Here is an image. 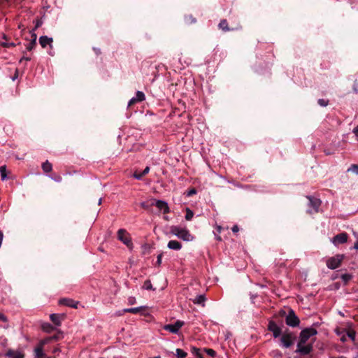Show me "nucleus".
<instances>
[{"label":"nucleus","instance_id":"1","mask_svg":"<svg viewBox=\"0 0 358 358\" xmlns=\"http://www.w3.org/2000/svg\"><path fill=\"white\" fill-rule=\"evenodd\" d=\"M296 339L295 334L287 329L280 337V342L284 348H289L294 343Z\"/></svg>","mask_w":358,"mask_h":358},{"label":"nucleus","instance_id":"2","mask_svg":"<svg viewBox=\"0 0 358 358\" xmlns=\"http://www.w3.org/2000/svg\"><path fill=\"white\" fill-rule=\"evenodd\" d=\"M171 232L185 241H189L192 239V236L187 229L180 228L178 226H172L171 227Z\"/></svg>","mask_w":358,"mask_h":358},{"label":"nucleus","instance_id":"3","mask_svg":"<svg viewBox=\"0 0 358 358\" xmlns=\"http://www.w3.org/2000/svg\"><path fill=\"white\" fill-rule=\"evenodd\" d=\"M317 334L316 329L310 327L303 329L299 334V340L298 343L300 344H306L308 340L313 336Z\"/></svg>","mask_w":358,"mask_h":358},{"label":"nucleus","instance_id":"4","mask_svg":"<svg viewBox=\"0 0 358 358\" xmlns=\"http://www.w3.org/2000/svg\"><path fill=\"white\" fill-rule=\"evenodd\" d=\"M285 323L287 326L291 327H296L299 326L300 320L292 308H289L288 314H285Z\"/></svg>","mask_w":358,"mask_h":358},{"label":"nucleus","instance_id":"5","mask_svg":"<svg viewBox=\"0 0 358 358\" xmlns=\"http://www.w3.org/2000/svg\"><path fill=\"white\" fill-rule=\"evenodd\" d=\"M344 257V255L338 254L329 258L326 262L327 267L330 269H336L338 268L341 266Z\"/></svg>","mask_w":358,"mask_h":358},{"label":"nucleus","instance_id":"6","mask_svg":"<svg viewBox=\"0 0 358 358\" xmlns=\"http://www.w3.org/2000/svg\"><path fill=\"white\" fill-rule=\"evenodd\" d=\"M267 329L269 331L272 332L273 336L276 338L280 337L283 333L282 327L277 324L276 321L273 320H269Z\"/></svg>","mask_w":358,"mask_h":358},{"label":"nucleus","instance_id":"7","mask_svg":"<svg viewBox=\"0 0 358 358\" xmlns=\"http://www.w3.org/2000/svg\"><path fill=\"white\" fill-rule=\"evenodd\" d=\"M117 238L120 241H122L128 248H132L133 243L131 242V239L129 236V234L125 229H120L117 231Z\"/></svg>","mask_w":358,"mask_h":358},{"label":"nucleus","instance_id":"8","mask_svg":"<svg viewBox=\"0 0 358 358\" xmlns=\"http://www.w3.org/2000/svg\"><path fill=\"white\" fill-rule=\"evenodd\" d=\"M48 343L47 339L41 340L38 344L35 347L34 350L35 358H49L45 353L43 352V346Z\"/></svg>","mask_w":358,"mask_h":358},{"label":"nucleus","instance_id":"9","mask_svg":"<svg viewBox=\"0 0 358 358\" xmlns=\"http://www.w3.org/2000/svg\"><path fill=\"white\" fill-rule=\"evenodd\" d=\"M313 344L305 345L298 343L296 352H298L302 355H307L313 351Z\"/></svg>","mask_w":358,"mask_h":358},{"label":"nucleus","instance_id":"10","mask_svg":"<svg viewBox=\"0 0 358 358\" xmlns=\"http://www.w3.org/2000/svg\"><path fill=\"white\" fill-rule=\"evenodd\" d=\"M184 322L178 320L174 324H169L164 326V329L171 333L177 334L179 329L183 326Z\"/></svg>","mask_w":358,"mask_h":358},{"label":"nucleus","instance_id":"11","mask_svg":"<svg viewBox=\"0 0 358 358\" xmlns=\"http://www.w3.org/2000/svg\"><path fill=\"white\" fill-rule=\"evenodd\" d=\"M348 235L347 233H345V232L340 233L333 238L332 242L335 245H338L339 244H343V243H346L348 241Z\"/></svg>","mask_w":358,"mask_h":358},{"label":"nucleus","instance_id":"12","mask_svg":"<svg viewBox=\"0 0 358 358\" xmlns=\"http://www.w3.org/2000/svg\"><path fill=\"white\" fill-rule=\"evenodd\" d=\"M59 303L60 305L66 306H68V307H71V308H77L79 302L78 301H74L72 299L62 298V299H61L59 301Z\"/></svg>","mask_w":358,"mask_h":358},{"label":"nucleus","instance_id":"13","mask_svg":"<svg viewBox=\"0 0 358 358\" xmlns=\"http://www.w3.org/2000/svg\"><path fill=\"white\" fill-rule=\"evenodd\" d=\"M66 317L65 314H56L53 313L50 315V320L56 326H60L62 321L64 320Z\"/></svg>","mask_w":358,"mask_h":358},{"label":"nucleus","instance_id":"14","mask_svg":"<svg viewBox=\"0 0 358 358\" xmlns=\"http://www.w3.org/2000/svg\"><path fill=\"white\" fill-rule=\"evenodd\" d=\"M154 205H155L159 210H162L164 214H167L170 213V208L169 207V205L164 201L157 200L155 203H154Z\"/></svg>","mask_w":358,"mask_h":358},{"label":"nucleus","instance_id":"15","mask_svg":"<svg viewBox=\"0 0 358 358\" xmlns=\"http://www.w3.org/2000/svg\"><path fill=\"white\" fill-rule=\"evenodd\" d=\"M6 356L9 358H24V354L22 352L12 349H9L6 352Z\"/></svg>","mask_w":358,"mask_h":358},{"label":"nucleus","instance_id":"16","mask_svg":"<svg viewBox=\"0 0 358 358\" xmlns=\"http://www.w3.org/2000/svg\"><path fill=\"white\" fill-rule=\"evenodd\" d=\"M286 312L284 310H280L278 314L273 316L271 320L277 322V324L280 327L282 326L283 317L285 316Z\"/></svg>","mask_w":358,"mask_h":358},{"label":"nucleus","instance_id":"17","mask_svg":"<svg viewBox=\"0 0 358 358\" xmlns=\"http://www.w3.org/2000/svg\"><path fill=\"white\" fill-rule=\"evenodd\" d=\"M147 310L145 306H140L137 308H125L123 310L124 313H129L133 314L143 313Z\"/></svg>","mask_w":358,"mask_h":358},{"label":"nucleus","instance_id":"18","mask_svg":"<svg viewBox=\"0 0 358 358\" xmlns=\"http://www.w3.org/2000/svg\"><path fill=\"white\" fill-rule=\"evenodd\" d=\"M307 198L309 199V203L311 207H313L315 212H317L321 204L320 200L311 196H307Z\"/></svg>","mask_w":358,"mask_h":358},{"label":"nucleus","instance_id":"19","mask_svg":"<svg viewBox=\"0 0 358 358\" xmlns=\"http://www.w3.org/2000/svg\"><path fill=\"white\" fill-rule=\"evenodd\" d=\"M52 41V38H49L47 36H42L39 38V43L43 48H45L47 45H50L51 46Z\"/></svg>","mask_w":358,"mask_h":358},{"label":"nucleus","instance_id":"20","mask_svg":"<svg viewBox=\"0 0 358 358\" xmlns=\"http://www.w3.org/2000/svg\"><path fill=\"white\" fill-rule=\"evenodd\" d=\"M168 248L171 250H179L182 248V245L178 241L171 240L168 243Z\"/></svg>","mask_w":358,"mask_h":358},{"label":"nucleus","instance_id":"21","mask_svg":"<svg viewBox=\"0 0 358 358\" xmlns=\"http://www.w3.org/2000/svg\"><path fill=\"white\" fill-rule=\"evenodd\" d=\"M219 28L223 30L224 31H229L234 30V29H230L228 26V22L227 20H222L219 23Z\"/></svg>","mask_w":358,"mask_h":358},{"label":"nucleus","instance_id":"22","mask_svg":"<svg viewBox=\"0 0 358 358\" xmlns=\"http://www.w3.org/2000/svg\"><path fill=\"white\" fill-rule=\"evenodd\" d=\"M206 301V297L204 295L201 294L199 296H196V298L193 300L194 303L201 305L202 306H204V302Z\"/></svg>","mask_w":358,"mask_h":358},{"label":"nucleus","instance_id":"23","mask_svg":"<svg viewBox=\"0 0 358 358\" xmlns=\"http://www.w3.org/2000/svg\"><path fill=\"white\" fill-rule=\"evenodd\" d=\"M42 169L44 172L50 173L52 169V164L47 160L42 164Z\"/></svg>","mask_w":358,"mask_h":358},{"label":"nucleus","instance_id":"24","mask_svg":"<svg viewBox=\"0 0 358 358\" xmlns=\"http://www.w3.org/2000/svg\"><path fill=\"white\" fill-rule=\"evenodd\" d=\"M63 338L62 332L57 331L55 334H54L52 336H50L49 338H46L45 339L48 340V343L50 341H58Z\"/></svg>","mask_w":358,"mask_h":358},{"label":"nucleus","instance_id":"25","mask_svg":"<svg viewBox=\"0 0 358 358\" xmlns=\"http://www.w3.org/2000/svg\"><path fill=\"white\" fill-rule=\"evenodd\" d=\"M42 329L48 333H50L55 330V327L49 323H44L42 324Z\"/></svg>","mask_w":358,"mask_h":358},{"label":"nucleus","instance_id":"26","mask_svg":"<svg viewBox=\"0 0 358 358\" xmlns=\"http://www.w3.org/2000/svg\"><path fill=\"white\" fill-rule=\"evenodd\" d=\"M191 352L198 358H203V355L201 353V350L196 347H192Z\"/></svg>","mask_w":358,"mask_h":358},{"label":"nucleus","instance_id":"27","mask_svg":"<svg viewBox=\"0 0 358 358\" xmlns=\"http://www.w3.org/2000/svg\"><path fill=\"white\" fill-rule=\"evenodd\" d=\"M352 275L348 273L343 274L341 276L345 285H347L349 282V281L352 280Z\"/></svg>","mask_w":358,"mask_h":358},{"label":"nucleus","instance_id":"28","mask_svg":"<svg viewBox=\"0 0 358 358\" xmlns=\"http://www.w3.org/2000/svg\"><path fill=\"white\" fill-rule=\"evenodd\" d=\"M151 246L148 243H145L142 245V252L143 255H147L150 253Z\"/></svg>","mask_w":358,"mask_h":358},{"label":"nucleus","instance_id":"29","mask_svg":"<svg viewBox=\"0 0 358 358\" xmlns=\"http://www.w3.org/2000/svg\"><path fill=\"white\" fill-rule=\"evenodd\" d=\"M135 98H136V100L138 102H141V101H143V100H145V94H144V93L143 92L138 91L136 92Z\"/></svg>","mask_w":358,"mask_h":358},{"label":"nucleus","instance_id":"30","mask_svg":"<svg viewBox=\"0 0 358 358\" xmlns=\"http://www.w3.org/2000/svg\"><path fill=\"white\" fill-rule=\"evenodd\" d=\"M187 355V353L184 350L177 348L176 349V356L178 358H185Z\"/></svg>","mask_w":358,"mask_h":358},{"label":"nucleus","instance_id":"31","mask_svg":"<svg viewBox=\"0 0 358 358\" xmlns=\"http://www.w3.org/2000/svg\"><path fill=\"white\" fill-rule=\"evenodd\" d=\"M143 288L147 289V290H154L155 289L152 287L151 281L150 280H146L144 282Z\"/></svg>","mask_w":358,"mask_h":358},{"label":"nucleus","instance_id":"32","mask_svg":"<svg viewBox=\"0 0 358 358\" xmlns=\"http://www.w3.org/2000/svg\"><path fill=\"white\" fill-rule=\"evenodd\" d=\"M0 173L1 180H4L6 179V166H0Z\"/></svg>","mask_w":358,"mask_h":358},{"label":"nucleus","instance_id":"33","mask_svg":"<svg viewBox=\"0 0 358 358\" xmlns=\"http://www.w3.org/2000/svg\"><path fill=\"white\" fill-rule=\"evenodd\" d=\"M13 0H0V9L6 8Z\"/></svg>","mask_w":358,"mask_h":358},{"label":"nucleus","instance_id":"34","mask_svg":"<svg viewBox=\"0 0 358 358\" xmlns=\"http://www.w3.org/2000/svg\"><path fill=\"white\" fill-rule=\"evenodd\" d=\"M194 216V213L189 208H186L185 219L188 221L191 220Z\"/></svg>","mask_w":358,"mask_h":358},{"label":"nucleus","instance_id":"35","mask_svg":"<svg viewBox=\"0 0 358 358\" xmlns=\"http://www.w3.org/2000/svg\"><path fill=\"white\" fill-rule=\"evenodd\" d=\"M36 42H35L34 39H31V42L27 45V50L31 51L36 46Z\"/></svg>","mask_w":358,"mask_h":358},{"label":"nucleus","instance_id":"36","mask_svg":"<svg viewBox=\"0 0 358 358\" xmlns=\"http://www.w3.org/2000/svg\"><path fill=\"white\" fill-rule=\"evenodd\" d=\"M203 350L207 353V355L212 357H215L217 355L216 352L210 348H204Z\"/></svg>","mask_w":358,"mask_h":358},{"label":"nucleus","instance_id":"37","mask_svg":"<svg viewBox=\"0 0 358 358\" xmlns=\"http://www.w3.org/2000/svg\"><path fill=\"white\" fill-rule=\"evenodd\" d=\"M185 21L187 23H194L196 22V19L191 15L185 16Z\"/></svg>","mask_w":358,"mask_h":358},{"label":"nucleus","instance_id":"38","mask_svg":"<svg viewBox=\"0 0 358 358\" xmlns=\"http://www.w3.org/2000/svg\"><path fill=\"white\" fill-rule=\"evenodd\" d=\"M348 336L351 338L352 341L355 339L356 334L353 330H348L347 332Z\"/></svg>","mask_w":358,"mask_h":358},{"label":"nucleus","instance_id":"39","mask_svg":"<svg viewBox=\"0 0 358 358\" xmlns=\"http://www.w3.org/2000/svg\"><path fill=\"white\" fill-rule=\"evenodd\" d=\"M348 171H352L356 174H358V164H352L350 169L348 170Z\"/></svg>","mask_w":358,"mask_h":358},{"label":"nucleus","instance_id":"40","mask_svg":"<svg viewBox=\"0 0 358 358\" xmlns=\"http://www.w3.org/2000/svg\"><path fill=\"white\" fill-rule=\"evenodd\" d=\"M317 103L321 106H327L329 103V101L323 99H318Z\"/></svg>","mask_w":358,"mask_h":358},{"label":"nucleus","instance_id":"41","mask_svg":"<svg viewBox=\"0 0 358 358\" xmlns=\"http://www.w3.org/2000/svg\"><path fill=\"white\" fill-rule=\"evenodd\" d=\"M143 176L144 175H143L142 172H138L137 171H136L134 173V177L137 180H141Z\"/></svg>","mask_w":358,"mask_h":358},{"label":"nucleus","instance_id":"42","mask_svg":"<svg viewBox=\"0 0 358 358\" xmlns=\"http://www.w3.org/2000/svg\"><path fill=\"white\" fill-rule=\"evenodd\" d=\"M1 46L3 48H10V47L15 46V43H14L1 42Z\"/></svg>","mask_w":358,"mask_h":358},{"label":"nucleus","instance_id":"43","mask_svg":"<svg viewBox=\"0 0 358 358\" xmlns=\"http://www.w3.org/2000/svg\"><path fill=\"white\" fill-rule=\"evenodd\" d=\"M154 206V201L150 203V204H148V203L146 202H142L141 203V206L144 208V209H148L150 206Z\"/></svg>","mask_w":358,"mask_h":358},{"label":"nucleus","instance_id":"44","mask_svg":"<svg viewBox=\"0 0 358 358\" xmlns=\"http://www.w3.org/2000/svg\"><path fill=\"white\" fill-rule=\"evenodd\" d=\"M23 54L25 55L26 54V51H23ZM30 61L31 60V57H26L25 55H23V57L20 59V63H22V61Z\"/></svg>","mask_w":358,"mask_h":358},{"label":"nucleus","instance_id":"45","mask_svg":"<svg viewBox=\"0 0 358 358\" xmlns=\"http://www.w3.org/2000/svg\"><path fill=\"white\" fill-rule=\"evenodd\" d=\"M162 255L163 254L161 253L159 254L158 256H157V262H156V265L159 266L162 264Z\"/></svg>","mask_w":358,"mask_h":358},{"label":"nucleus","instance_id":"46","mask_svg":"<svg viewBox=\"0 0 358 358\" xmlns=\"http://www.w3.org/2000/svg\"><path fill=\"white\" fill-rule=\"evenodd\" d=\"M138 101L136 100V98L135 97H133L129 101V103H128V106L130 107L131 106H133L134 104L136 103Z\"/></svg>","mask_w":358,"mask_h":358},{"label":"nucleus","instance_id":"47","mask_svg":"<svg viewBox=\"0 0 358 358\" xmlns=\"http://www.w3.org/2000/svg\"><path fill=\"white\" fill-rule=\"evenodd\" d=\"M353 90L355 92L357 93L358 92V83H357V81L355 80L354 82V85H353Z\"/></svg>","mask_w":358,"mask_h":358},{"label":"nucleus","instance_id":"48","mask_svg":"<svg viewBox=\"0 0 358 358\" xmlns=\"http://www.w3.org/2000/svg\"><path fill=\"white\" fill-rule=\"evenodd\" d=\"M195 194H196V190L194 188H192L188 192L187 196H189Z\"/></svg>","mask_w":358,"mask_h":358},{"label":"nucleus","instance_id":"49","mask_svg":"<svg viewBox=\"0 0 358 358\" xmlns=\"http://www.w3.org/2000/svg\"><path fill=\"white\" fill-rule=\"evenodd\" d=\"M136 302V299L134 297H129L128 299V303L130 305L134 304Z\"/></svg>","mask_w":358,"mask_h":358},{"label":"nucleus","instance_id":"50","mask_svg":"<svg viewBox=\"0 0 358 358\" xmlns=\"http://www.w3.org/2000/svg\"><path fill=\"white\" fill-rule=\"evenodd\" d=\"M0 321L7 322V317L1 313H0Z\"/></svg>","mask_w":358,"mask_h":358},{"label":"nucleus","instance_id":"51","mask_svg":"<svg viewBox=\"0 0 358 358\" xmlns=\"http://www.w3.org/2000/svg\"><path fill=\"white\" fill-rule=\"evenodd\" d=\"M149 171H150V167L149 166H146L145 168V169L142 171L143 175H144V176H145V175H147L149 173Z\"/></svg>","mask_w":358,"mask_h":358},{"label":"nucleus","instance_id":"52","mask_svg":"<svg viewBox=\"0 0 358 358\" xmlns=\"http://www.w3.org/2000/svg\"><path fill=\"white\" fill-rule=\"evenodd\" d=\"M232 231L236 233V232H238L239 231V228L237 225H234L232 229H231Z\"/></svg>","mask_w":358,"mask_h":358},{"label":"nucleus","instance_id":"53","mask_svg":"<svg viewBox=\"0 0 358 358\" xmlns=\"http://www.w3.org/2000/svg\"><path fill=\"white\" fill-rule=\"evenodd\" d=\"M31 39H34L35 42H36L37 35L34 32H31Z\"/></svg>","mask_w":358,"mask_h":358},{"label":"nucleus","instance_id":"54","mask_svg":"<svg viewBox=\"0 0 358 358\" xmlns=\"http://www.w3.org/2000/svg\"><path fill=\"white\" fill-rule=\"evenodd\" d=\"M353 132L357 136H358V126L354 129Z\"/></svg>","mask_w":358,"mask_h":358},{"label":"nucleus","instance_id":"55","mask_svg":"<svg viewBox=\"0 0 358 358\" xmlns=\"http://www.w3.org/2000/svg\"><path fill=\"white\" fill-rule=\"evenodd\" d=\"M55 180L57 182H60L62 180V177L60 176H57L55 178Z\"/></svg>","mask_w":358,"mask_h":358},{"label":"nucleus","instance_id":"56","mask_svg":"<svg viewBox=\"0 0 358 358\" xmlns=\"http://www.w3.org/2000/svg\"><path fill=\"white\" fill-rule=\"evenodd\" d=\"M355 248L358 250V241H357L355 244Z\"/></svg>","mask_w":358,"mask_h":358},{"label":"nucleus","instance_id":"57","mask_svg":"<svg viewBox=\"0 0 358 358\" xmlns=\"http://www.w3.org/2000/svg\"><path fill=\"white\" fill-rule=\"evenodd\" d=\"M341 341H342L343 342H345V338L344 336H343V337L341 338Z\"/></svg>","mask_w":358,"mask_h":358},{"label":"nucleus","instance_id":"58","mask_svg":"<svg viewBox=\"0 0 358 358\" xmlns=\"http://www.w3.org/2000/svg\"><path fill=\"white\" fill-rule=\"evenodd\" d=\"M3 38L5 39V40H7V37L5 34L3 35Z\"/></svg>","mask_w":358,"mask_h":358},{"label":"nucleus","instance_id":"59","mask_svg":"<svg viewBox=\"0 0 358 358\" xmlns=\"http://www.w3.org/2000/svg\"><path fill=\"white\" fill-rule=\"evenodd\" d=\"M101 201H102V199L101 198V199H99V205H100V204L101 203Z\"/></svg>","mask_w":358,"mask_h":358},{"label":"nucleus","instance_id":"60","mask_svg":"<svg viewBox=\"0 0 358 358\" xmlns=\"http://www.w3.org/2000/svg\"><path fill=\"white\" fill-rule=\"evenodd\" d=\"M155 358H160V357H159V356H158V357H155Z\"/></svg>","mask_w":358,"mask_h":358}]
</instances>
